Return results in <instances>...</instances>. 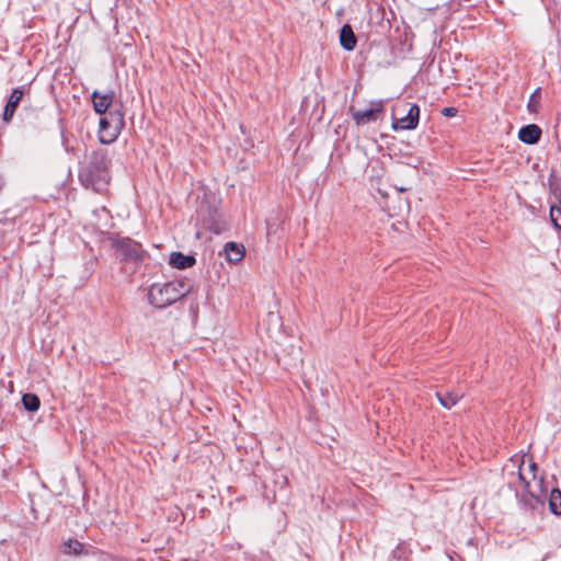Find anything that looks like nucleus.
<instances>
[{"label":"nucleus","mask_w":561,"mask_h":561,"mask_svg":"<svg viewBox=\"0 0 561 561\" xmlns=\"http://www.w3.org/2000/svg\"><path fill=\"white\" fill-rule=\"evenodd\" d=\"M111 159L107 151L98 149L89 156L88 163L79 171V181L81 185L95 193L105 191L111 180L110 175Z\"/></svg>","instance_id":"f257e3e1"},{"label":"nucleus","mask_w":561,"mask_h":561,"mask_svg":"<svg viewBox=\"0 0 561 561\" xmlns=\"http://www.w3.org/2000/svg\"><path fill=\"white\" fill-rule=\"evenodd\" d=\"M192 284L188 280H172L163 284H152L149 288V302L159 309L165 308L192 290Z\"/></svg>","instance_id":"f03ea898"},{"label":"nucleus","mask_w":561,"mask_h":561,"mask_svg":"<svg viewBox=\"0 0 561 561\" xmlns=\"http://www.w3.org/2000/svg\"><path fill=\"white\" fill-rule=\"evenodd\" d=\"M112 248L116 255L124 263H133L135 266L140 264L145 259V250L142 245L127 237L112 236L110 237Z\"/></svg>","instance_id":"7ed1b4c3"},{"label":"nucleus","mask_w":561,"mask_h":561,"mask_svg":"<svg viewBox=\"0 0 561 561\" xmlns=\"http://www.w3.org/2000/svg\"><path fill=\"white\" fill-rule=\"evenodd\" d=\"M518 478L524 483L525 490L527 493L539 504H543L548 489L545 485V481L542 477H537V474H533V479H529L527 474L522 471V467H519Z\"/></svg>","instance_id":"20e7f679"},{"label":"nucleus","mask_w":561,"mask_h":561,"mask_svg":"<svg viewBox=\"0 0 561 561\" xmlns=\"http://www.w3.org/2000/svg\"><path fill=\"white\" fill-rule=\"evenodd\" d=\"M383 100L371 101L369 104V108L367 110H355L353 106L350 107L352 118L357 126L376 122L379 118V116L383 113Z\"/></svg>","instance_id":"39448f33"},{"label":"nucleus","mask_w":561,"mask_h":561,"mask_svg":"<svg viewBox=\"0 0 561 561\" xmlns=\"http://www.w3.org/2000/svg\"><path fill=\"white\" fill-rule=\"evenodd\" d=\"M420 121V107L416 104H412L409 107L407 115L397 118L392 115L391 127L393 130H412L417 127Z\"/></svg>","instance_id":"423d86ee"},{"label":"nucleus","mask_w":561,"mask_h":561,"mask_svg":"<svg viewBox=\"0 0 561 561\" xmlns=\"http://www.w3.org/2000/svg\"><path fill=\"white\" fill-rule=\"evenodd\" d=\"M24 95V88L19 87L12 90L11 94L9 95V99L7 101V104L4 106V111L2 114V119L5 123H9L13 116L14 113Z\"/></svg>","instance_id":"0eeeda50"},{"label":"nucleus","mask_w":561,"mask_h":561,"mask_svg":"<svg viewBox=\"0 0 561 561\" xmlns=\"http://www.w3.org/2000/svg\"><path fill=\"white\" fill-rule=\"evenodd\" d=\"M114 92L108 91L106 93H99L94 91L92 93L93 108L99 114H105L110 108H113Z\"/></svg>","instance_id":"6e6552de"},{"label":"nucleus","mask_w":561,"mask_h":561,"mask_svg":"<svg viewBox=\"0 0 561 561\" xmlns=\"http://www.w3.org/2000/svg\"><path fill=\"white\" fill-rule=\"evenodd\" d=\"M541 128L536 124H529L522 127L518 131V139L527 145H535L540 140Z\"/></svg>","instance_id":"1a4fd4ad"},{"label":"nucleus","mask_w":561,"mask_h":561,"mask_svg":"<svg viewBox=\"0 0 561 561\" xmlns=\"http://www.w3.org/2000/svg\"><path fill=\"white\" fill-rule=\"evenodd\" d=\"M99 126V138L102 144H111L119 135L118 129L116 127H112V123L104 116L100 119Z\"/></svg>","instance_id":"9d476101"},{"label":"nucleus","mask_w":561,"mask_h":561,"mask_svg":"<svg viewBox=\"0 0 561 561\" xmlns=\"http://www.w3.org/2000/svg\"><path fill=\"white\" fill-rule=\"evenodd\" d=\"M340 43L345 50H353L356 47V36L348 24H344L340 30Z\"/></svg>","instance_id":"9b49d317"},{"label":"nucleus","mask_w":561,"mask_h":561,"mask_svg":"<svg viewBox=\"0 0 561 561\" xmlns=\"http://www.w3.org/2000/svg\"><path fill=\"white\" fill-rule=\"evenodd\" d=\"M196 260L193 255H185L181 252H173L170 255L169 264L172 267L184 270L193 266Z\"/></svg>","instance_id":"f8f14e48"},{"label":"nucleus","mask_w":561,"mask_h":561,"mask_svg":"<svg viewBox=\"0 0 561 561\" xmlns=\"http://www.w3.org/2000/svg\"><path fill=\"white\" fill-rule=\"evenodd\" d=\"M226 259L231 263H238L244 257V247L236 242H228L225 245Z\"/></svg>","instance_id":"ddd939ff"},{"label":"nucleus","mask_w":561,"mask_h":561,"mask_svg":"<svg viewBox=\"0 0 561 561\" xmlns=\"http://www.w3.org/2000/svg\"><path fill=\"white\" fill-rule=\"evenodd\" d=\"M104 117L112 123V127H116L118 131L124 128L125 126V119H124V113L121 111V108H110L105 114H103Z\"/></svg>","instance_id":"4468645a"},{"label":"nucleus","mask_w":561,"mask_h":561,"mask_svg":"<svg viewBox=\"0 0 561 561\" xmlns=\"http://www.w3.org/2000/svg\"><path fill=\"white\" fill-rule=\"evenodd\" d=\"M548 500L551 513L561 515V491L559 489H552Z\"/></svg>","instance_id":"2eb2a0df"},{"label":"nucleus","mask_w":561,"mask_h":561,"mask_svg":"<svg viewBox=\"0 0 561 561\" xmlns=\"http://www.w3.org/2000/svg\"><path fill=\"white\" fill-rule=\"evenodd\" d=\"M436 397L439 403L446 408L451 409L457 402L460 400L461 396L456 392H448L446 394H442L439 392L436 393Z\"/></svg>","instance_id":"dca6fc26"},{"label":"nucleus","mask_w":561,"mask_h":561,"mask_svg":"<svg viewBox=\"0 0 561 561\" xmlns=\"http://www.w3.org/2000/svg\"><path fill=\"white\" fill-rule=\"evenodd\" d=\"M22 403H23L24 409L30 412L37 411L41 405L39 398L34 393H25L22 397Z\"/></svg>","instance_id":"f3484780"},{"label":"nucleus","mask_w":561,"mask_h":561,"mask_svg":"<svg viewBox=\"0 0 561 561\" xmlns=\"http://www.w3.org/2000/svg\"><path fill=\"white\" fill-rule=\"evenodd\" d=\"M64 553L80 556L83 553V545L77 539H69L64 545Z\"/></svg>","instance_id":"a211bd4d"},{"label":"nucleus","mask_w":561,"mask_h":561,"mask_svg":"<svg viewBox=\"0 0 561 561\" xmlns=\"http://www.w3.org/2000/svg\"><path fill=\"white\" fill-rule=\"evenodd\" d=\"M550 218L553 226L558 229H561V207L551 206Z\"/></svg>","instance_id":"6ab92c4d"},{"label":"nucleus","mask_w":561,"mask_h":561,"mask_svg":"<svg viewBox=\"0 0 561 561\" xmlns=\"http://www.w3.org/2000/svg\"><path fill=\"white\" fill-rule=\"evenodd\" d=\"M538 91L537 90L535 93L531 94L530 96V100L528 102V110L530 112H536L537 111V107H538V104H539V101H538Z\"/></svg>","instance_id":"aec40b11"},{"label":"nucleus","mask_w":561,"mask_h":561,"mask_svg":"<svg viewBox=\"0 0 561 561\" xmlns=\"http://www.w3.org/2000/svg\"><path fill=\"white\" fill-rule=\"evenodd\" d=\"M458 113V110L456 107H444L442 110V114L446 117H454Z\"/></svg>","instance_id":"412c9836"},{"label":"nucleus","mask_w":561,"mask_h":561,"mask_svg":"<svg viewBox=\"0 0 561 561\" xmlns=\"http://www.w3.org/2000/svg\"><path fill=\"white\" fill-rule=\"evenodd\" d=\"M104 561H129V560H127L126 558L121 557V556L106 553Z\"/></svg>","instance_id":"4be33fe9"},{"label":"nucleus","mask_w":561,"mask_h":561,"mask_svg":"<svg viewBox=\"0 0 561 561\" xmlns=\"http://www.w3.org/2000/svg\"><path fill=\"white\" fill-rule=\"evenodd\" d=\"M537 470H538L537 465L535 462H530L529 463V474L531 478H533L534 473L536 474Z\"/></svg>","instance_id":"5701e85b"},{"label":"nucleus","mask_w":561,"mask_h":561,"mask_svg":"<svg viewBox=\"0 0 561 561\" xmlns=\"http://www.w3.org/2000/svg\"><path fill=\"white\" fill-rule=\"evenodd\" d=\"M179 561H198V560H196V559H192V558H185V559H181V560H179Z\"/></svg>","instance_id":"b1692460"},{"label":"nucleus","mask_w":561,"mask_h":561,"mask_svg":"<svg viewBox=\"0 0 561 561\" xmlns=\"http://www.w3.org/2000/svg\"><path fill=\"white\" fill-rule=\"evenodd\" d=\"M556 216L558 218V224H561V216L556 211Z\"/></svg>","instance_id":"393cba45"}]
</instances>
